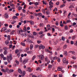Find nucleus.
Masks as SVG:
<instances>
[{
    "instance_id": "1",
    "label": "nucleus",
    "mask_w": 77,
    "mask_h": 77,
    "mask_svg": "<svg viewBox=\"0 0 77 77\" xmlns=\"http://www.w3.org/2000/svg\"><path fill=\"white\" fill-rule=\"evenodd\" d=\"M12 55L10 54L9 56L7 57V60L8 61V63H11V61L12 60Z\"/></svg>"
},
{
    "instance_id": "2",
    "label": "nucleus",
    "mask_w": 77,
    "mask_h": 77,
    "mask_svg": "<svg viewBox=\"0 0 77 77\" xmlns=\"http://www.w3.org/2000/svg\"><path fill=\"white\" fill-rule=\"evenodd\" d=\"M63 62L64 63H68V61H66V58H64L63 59Z\"/></svg>"
},
{
    "instance_id": "3",
    "label": "nucleus",
    "mask_w": 77,
    "mask_h": 77,
    "mask_svg": "<svg viewBox=\"0 0 77 77\" xmlns=\"http://www.w3.org/2000/svg\"><path fill=\"white\" fill-rule=\"evenodd\" d=\"M28 60H29V59H28V58H26L23 61V63L25 64V63L27 62Z\"/></svg>"
},
{
    "instance_id": "4",
    "label": "nucleus",
    "mask_w": 77,
    "mask_h": 77,
    "mask_svg": "<svg viewBox=\"0 0 77 77\" xmlns=\"http://www.w3.org/2000/svg\"><path fill=\"white\" fill-rule=\"evenodd\" d=\"M6 29V27H4L1 29V32H2L3 31H5V30H7Z\"/></svg>"
},
{
    "instance_id": "5",
    "label": "nucleus",
    "mask_w": 77,
    "mask_h": 77,
    "mask_svg": "<svg viewBox=\"0 0 77 77\" xmlns=\"http://www.w3.org/2000/svg\"><path fill=\"white\" fill-rule=\"evenodd\" d=\"M39 57L40 59L41 60H42L44 59V55H40Z\"/></svg>"
},
{
    "instance_id": "6",
    "label": "nucleus",
    "mask_w": 77,
    "mask_h": 77,
    "mask_svg": "<svg viewBox=\"0 0 77 77\" xmlns=\"http://www.w3.org/2000/svg\"><path fill=\"white\" fill-rule=\"evenodd\" d=\"M35 15V16H37V15H38V16H39V17H41V16H42V14L41 13H39L38 14H36Z\"/></svg>"
},
{
    "instance_id": "7",
    "label": "nucleus",
    "mask_w": 77,
    "mask_h": 77,
    "mask_svg": "<svg viewBox=\"0 0 77 77\" xmlns=\"http://www.w3.org/2000/svg\"><path fill=\"white\" fill-rule=\"evenodd\" d=\"M75 38H76V35H73L72 37L71 38L72 39V40H75Z\"/></svg>"
},
{
    "instance_id": "8",
    "label": "nucleus",
    "mask_w": 77,
    "mask_h": 77,
    "mask_svg": "<svg viewBox=\"0 0 77 77\" xmlns=\"http://www.w3.org/2000/svg\"><path fill=\"white\" fill-rule=\"evenodd\" d=\"M30 24H31V25H34L35 23L33 22V21L31 20L30 21Z\"/></svg>"
},
{
    "instance_id": "9",
    "label": "nucleus",
    "mask_w": 77,
    "mask_h": 77,
    "mask_svg": "<svg viewBox=\"0 0 77 77\" xmlns=\"http://www.w3.org/2000/svg\"><path fill=\"white\" fill-rule=\"evenodd\" d=\"M62 69V68H60V67H58L57 68V70L58 71H61Z\"/></svg>"
},
{
    "instance_id": "10",
    "label": "nucleus",
    "mask_w": 77,
    "mask_h": 77,
    "mask_svg": "<svg viewBox=\"0 0 77 77\" xmlns=\"http://www.w3.org/2000/svg\"><path fill=\"white\" fill-rule=\"evenodd\" d=\"M1 71L4 72H7V69H1Z\"/></svg>"
},
{
    "instance_id": "11",
    "label": "nucleus",
    "mask_w": 77,
    "mask_h": 77,
    "mask_svg": "<svg viewBox=\"0 0 77 77\" xmlns=\"http://www.w3.org/2000/svg\"><path fill=\"white\" fill-rule=\"evenodd\" d=\"M27 53L28 54H31V53H33V51H27Z\"/></svg>"
},
{
    "instance_id": "12",
    "label": "nucleus",
    "mask_w": 77,
    "mask_h": 77,
    "mask_svg": "<svg viewBox=\"0 0 77 77\" xmlns=\"http://www.w3.org/2000/svg\"><path fill=\"white\" fill-rule=\"evenodd\" d=\"M28 71L30 72L32 71V69H31V68H30V67L28 68Z\"/></svg>"
},
{
    "instance_id": "13",
    "label": "nucleus",
    "mask_w": 77,
    "mask_h": 77,
    "mask_svg": "<svg viewBox=\"0 0 77 77\" xmlns=\"http://www.w3.org/2000/svg\"><path fill=\"white\" fill-rule=\"evenodd\" d=\"M33 45L31 44L30 45V50H32L33 49Z\"/></svg>"
},
{
    "instance_id": "14",
    "label": "nucleus",
    "mask_w": 77,
    "mask_h": 77,
    "mask_svg": "<svg viewBox=\"0 0 77 77\" xmlns=\"http://www.w3.org/2000/svg\"><path fill=\"white\" fill-rule=\"evenodd\" d=\"M26 74V72L23 71L22 73V76H24V75Z\"/></svg>"
},
{
    "instance_id": "15",
    "label": "nucleus",
    "mask_w": 77,
    "mask_h": 77,
    "mask_svg": "<svg viewBox=\"0 0 77 77\" xmlns=\"http://www.w3.org/2000/svg\"><path fill=\"white\" fill-rule=\"evenodd\" d=\"M46 13L48 15H49L50 13H49V10H47L46 12Z\"/></svg>"
},
{
    "instance_id": "16",
    "label": "nucleus",
    "mask_w": 77,
    "mask_h": 77,
    "mask_svg": "<svg viewBox=\"0 0 77 77\" xmlns=\"http://www.w3.org/2000/svg\"><path fill=\"white\" fill-rule=\"evenodd\" d=\"M18 72L19 73H21H21H22V71H21V69H20L19 68L18 69Z\"/></svg>"
},
{
    "instance_id": "17",
    "label": "nucleus",
    "mask_w": 77,
    "mask_h": 77,
    "mask_svg": "<svg viewBox=\"0 0 77 77\" xmlns=\"http://www.w3.org/2000/svg\"><path fill=\"white\" fill-rule=\"evenodd\" d=\"M37 34L38 33H36V32H33V35H34V36H36V35H37Z\"/></svg>"
},
{
    "instance_id": "18",
    "label": "nucleus",
    "mask_w": 77,
    "mask_h": 77,
    "mask_svg": "<svg viewBox=\"0 0 77 77\" xmlns=\"http://www.w3.org/2000/svg\"><path fill=\"white\" fill-rule=\"evenodd\" d=\"M64 29L66 30H67V29H68V27L67 25H66L64 27Z\"/></svg>"
},
{
    "instance_id": "19",
    "label": "nucleus",
    "mask_w": 77,
    "mask_h": 77,
    "mask_svg": "<svg viewBox=\"0 0 77 77\" xmlns=\"http://www.w3.org/2000/svg\"><path fill=\"white\" fill-rule=\"evenodd\" d=\"M4 54L5 55L7 54H8V51H5L4 52Z\"/></svg>"
},
{
    "instance_id": "20",
    "label": "nucleus",
    "mask_w": 77,
    "mask_h": 77,
    "mask_svg": "<svg viewBox=\"0 0 77 77\" xmlns=\"http://www.w3.org/2000/svg\"><path fill=\"white\" fill-rule=\"evenodd\" d=\"M14 32H15V31L13 30L11 32H10L11 35H14Z\"/></svg>"
},
{
    "instance_id": "21",
    "label": "nucleus",
    "mask_w": 77,
    "mask_h": 77,
    "mask_svg": "<svg viewBox=\"0 0 77 77\" xmlns=\"http://www.w3.org/2000/svg\"><path fill=\"white\" fill-rule=\"evenodd\" d=\"M27 40H28V42H30V43H32L33 42L31 40L29 39V38L27 39Z\"/></svg>"
},
{
    "instance_id": "22",
    "label": "nucleus",
    "mask_w": 77,
    "mask_h": 77,
    "mask_svg": "<svg viewBox=\"0 0 77 77\" xmlns=\"http://www.w3.org/2000/svg\"><path fill=\"white\" fill-rule=\"evenodd\" d=\"M39 25L41 27H43L44 26V24H43L42 23H41L39 24Z\"/></svg>"
},
{
    "instance_id": "23",
    "label": "nucleus",
    "mask_w": 77,
    "mask_h": 77,
    "mask_svg": "<svg viewBox=\"0 0 77 77\" xmlns=\"http://www.w3.org/2000/svg\"><path fill=\"white\" fill-rule=\"evenodd\" d=\"M7 38H8V41H9L11 40V38H10V36L9 35H8L7 36Z\"/></svg>"
},
{
    "instance_id": "24",
    "label": "nucleus",
    "mask_w": 77,
    "mask_h": 77,
    "mask_svg": "<svg viewBox=\"0 0 77 77\" xmlns=\"http://www.w3.org/2000/svg\"><path fill=\"white\" fill-rule=\"evenodd\" d=\"M42 45H40L39 46V50H41V49H42Z\"/></svg>"
},
{
    "instance_id": "25",
    "label": "nucleus",
    "mask_w": 77,
    "mask_h": 77,
    "mask_svg": "<svg viewBox=\"0 0 77 77\" xmlns=\"http://www.w3.org/2000/svg\"><path fill=\"white\" fill-rule=\"evenodd\" d=\"M21 45H22L23 46H26V44L24 43H22L21 42Z\"/></svg>"
},
{
    "instance_id": "26",
    "label": "nucleus",
    "mask_w": 77,
    "mask_h": 77,
    "mask_svg": "<svg viewBox=\"0 0 77 77\" xmlns=\"http://www.w3.org/2000/svg\"><path fill=\"white\" fill-rule=\"evenodd\" d=\"M5 44L6 45H8V44H9V41L8 40H6L5 41Z\"/></svg>"
},
{
    "instance_id": "27",
    "label": "nucleus",
    "mask_w": 77,
    "mask_h": 77,
    "mask_svg": "<svg viewBox=\"0 0 77 77\" xmlns=\"http://www.w3.org/2000/svg\"><path fill=\"white\" fill-rule=\"evenodd\" d=\"M19 52V50L18 49H16V51H15V53L16 54H17V53H18Z\"/></svg>"
},
{
    "instance_id": "28",
    "label": "nucleus",
    "mask_w": 77,
    "mask_h": 77,
    "mask_svg": "<svg viewBox=\"0 0 77 77\" xmlns=\"http://www.w3.org/2000/svg\"><path fill=\"white\" fill-rule=\"evenodd\" d=\"M14 71V70L12 69H11L10 70V73H11V72H13Z\"/></svg>"
},
{
    "instance_id": "29",
    "label": "nucleus",
    "mask_w": 77,
    "mask_h": 77,
    "mask_svg": "<svg viewBox=\"0 0 77 77\" xmlns=\"http://www.w3.org/2000/svg\"><path fill=\"white\" fill-rule=\"evenodd\" d=\"M10 5L11 7H14V6H15V5L14 4L11 3L10 4Z\"/></svg>"
},
{
    "instance_id": "30",
    "label": "nucleus",
    "mask_w": 77,
    "mask_h": 77,
    "mask_svg": "<svg viewBox=\"0 0 77 77\" xmlns=\"http://www.w3.org/2000/svg\"><path fill=\"white\" fill-rule=\"evenodd\" d=\"M34 5H35V6H37V5H39V4L38 3V2H36L34 3Z\"/></svg>"
},
{
    "instance_id": "31",
    "label": "nucleus",
    "mask_w": 77,
    "mask_h": 77,
    "mask_svg": "<svg viewBox=\"0 0 77 77\" xmlns=\"http://www.w3.org/2000/svg\"><path fill=\"white\" fill-rule=\"evenodd\" d=\"M66 47H67V45H65L63 46V48L64 49H66Z\"/></svg>"
},
{
    "instance_id": "32",
    "label": "nucleus",
    "mask_w": 77,
    "mask_h": 77,
    "mask_svg": "<svg viewBox=\"0 0 77 77\" xmlns=\"http://www.w3.org/2000/svg\"><path fill=\"white\" fill-rule=\"evenodd\" d=\"M35 58H36V56H34L32 58V60H34V59H35Z\"/></svg>"
},
{
    "instance_id": "33",
    "label": "nucleus",
    "mask_w": 77,
    "mask_h": 77,
    "mask_svg": "<svg viewBox=\"0 0 77 77\" xmlns=\"http://www.w3.org/2000/svg\"><path fill=\"white\" fill-rule=\"evenodd\" d=\"M16 23V21H13L11 23V24H14V23Z\"/></svg>"
},
{
    "instance_id": "34",
    "label": "nucleus",
    "mask_w": 77,
    "mask_h": 77,
    "mask_svg": "<svg viewBox=\"0 0 77 77\" xmlns=\"http://www.w3.org/2000/svg\"><path fill=\"white\" fill-rule=\"evenodd\" d=\"M58 62H60V58H57V59Z\"/></svg>"
},
{
    "instance_id": "35",
    "label": "nucleus",
    "mask_w": 77,
    "mask_h": 77,
    "mask_svg": "<svg viewBox=\"0 0 77 77\" xmlns=\"http://www.w3.org/2000/svg\"><path fill=\"white\" fill-rule=\"evenodd\" d=\"M20 59L19 60V61L20 62H22V61H23V60H22V57H20Z\"/></svg>"
},
{
    "instance_id": "36",
    "label": "nucleus",
    "mask_w": 77,
    "mask_h": 77,
    "mask_svg": "<svg viewBox=\"0 0 77 77\" xmlns=\"http://www.w3.org/2000/svg\"><path fill=\"white\" fill-rule=\"evenodd\" d=\"M52 67V66L51 65H49L48 66V68H51Z\"/></svg>"
},
{
    "instance_id": "37",
    "label": "nucleus",
    "mask_w": 77,
    "mask_h": 77,
    "mask_svg": "<svg viewBox=\"0 0 77 77\" xmlns=\"http://www.w3.org/2000/svg\"><path fill=\"white\" fill-rule=\"evenodd\" d=\"M72 59H74V60H75V59H76V57H75V56H73L72 57Z\"/></svg>"
},
{
    "instance_id": "38",
    "label": "nucleus",
    "mask_w": 77,
    "mask_h": 77,
    "mask_svg": "<svg viewBox=\"0 0 77 77\" xmlns=\"http://www.w3.org/2000/svg\"><path fill=\"white\" fill-rule=\"evenodd\" d=\"M15 62L17 63V65H19V61H18L17 60H16Z\"/></svg>"
},
{
    "instance_id": "39",
    "label": "nucleus",
    "mask_w": 77,
    "mask_h": 77,
    "mask_svg": "<svg viewBox=\"0 0 77 77\" xmlns=\"http://www.w3.org/2000/svg\"><path fill=\"white\" fill-rule=\"evenodd\" d=\"M55 24L56 26H58V25H59V22H58V21H56L55 23Z\"/></svg>"
},
{
    "instance_id": "40",
    "label": "nucleus",
    "mask_w": 77,
    "mask_h": 77,
    "mask_svg": "<svg viewBox=\"0 0 77 77\" xmlns=\"http://www.w3.org/2000/svg\"><path fill=\"white\" fill-rule=\"evenodd\" d=\"M65 38L64 37H62L61 38V39L62 41H65Z\"/></svg>"
},
{
    "instance_id": "41",
    "label": "nucleus",
    "mask_w": 77,
    "mask_h": 77,
    "mask_svg": "<svg viewBox=\"0 0 77 77\" xmlns=\"http://www.w3.org/2000/svg\"><path fill=\"white\" fill-rule=\"evenodd\" d=\"M65 6V5H62L60 6V8H63V7H64V6Z\"/></svg>"
},
{
    "instance_id": "42",
    "label": "nucleus",
    "mask_w": 77,
    "mask_h": 77,
    "mask_svg": "<svg viewBox=\"0 0 77 77\" xmlns=\"http://www.w3.org/2000/svg\"><path fill=\"white\" fill-rule=\"evenodd\" d=\"M17 56L18 57H20V53H19L18 54H17Z\"/></svg>"
},
{
    "instance_id": "43",
    "label": "nucleus",
    "mask_w": 77,
    "mask_h": 77,
    "mask_svg": "<svg viewBox=\"0 0 77 77\" xmlns=\"http://www.w3.org/2000/svg\"><path fill=\"white\" fill-rule=\"evenodd\" d=\"M66 23H71V20H66Z\"/></svg>"
},
{
    "instance_id": "44",
    "label": "nucleus",
    "mask_w": 77,
    "mask_h": 77,
    "mask_svg": "<svg viewBox=\"0 0 77 77\" xmlns=\"http://www.w3.org/2000/svg\"><path fill=\"white\" fill-rule=\"evenodd\" d=\"M74 30H73V29H71L70 31H69V32L70 33H72L73 32V31Z\"/></svg>"
},
{
    "instance_id": "45",
    "label": "nucleus",
    "mask_w": 77,
    "mask_h": 77,
    "mask_svg": "<svg viewBox=\"0 0 77 77\" xmlns=\"http://www.w3.org/2000/svg\"><path fill=\"white\" fill-rule=\"evenodd\" d=\"M30 38H32V39H34V35H31V36H30Z\"/></svg>"
},
{
    "instance_id": "46",
    "label": "nucleus",
    "mask_w": 77,
    "mask_h": 77,
    "mask_svg": "<svg viewBox=\"0 0 77 77\" xmlns=\"http://www.w3.org/2000/svg\"><path fill=\"white\" fill-rule=\"evenodd\" d=\"M57 59V57H53L54 60H56Z\"/></svg>"
},
{
    "instance_id": "47",
    "label": "nucleus",
    "mask_w": 77,
    "mask_h": 77,
    "mask_svg": "<svg viewBox=\"0 0 77 77\" xmlns=\"http://www.w3.org/2000/svg\"><path fill=\"white\" fill-rule=\"evenodd\" d=\"M0 56H1V57H2V58H3V57H4V55H3V54H0Z\"/></svg>"
},
{
    "instance_id": "48",
    "label": "nucleus",
    "mask_w": 77,
    "mask_h": 77,
    "mask_svg": "<svg viewBox=\"0 0 77 77\" xmlns=\"http://www.w3.org/2000/svg\"><path fill=\"white\" fill-rule=\"evenodd\" d=\"M4 50H5V51H7V49H8V48L6 47H4Z\"/></svg>"
},
{
    "instance_id": "49",
    "label": "nucleus",
    "mask_w": 77,
    "mask_h": 77,
    "mask_svg": "<svg viewBox=\"0 0 77 77\" xmlns=\"http://www.w3.org/2000/svg\"><path fill=\"white\" fill-rule=\"evenodd\" d=\"M64 53L65 56H67V52L66 51L64 52Z\"/></svg>"
},
{
    "instance_id": "50",
    "label": "nucleus",
    "mask_w": 77,
    "mask_h": 77,
    "mask_svg": "<svg viewBox=\"0 0 77 77\" xmlns=\"http://www.w3.org/2000/svg\"><path fill=\"white\" fill-rule=\"evenodd\" d=\"M23 30L24 32H26V26L24 27V29H23Z\"/></svg>"
},
{
    "instance_id": "51",
    "label": "nucleus",
    "mask_w": 77,
    "mask_h": 77,
    "mask_svg": "<svg viewBox=\"0 0 77 77\" xmlns=\"http://www.w3.org/2000/svg\"><path fill=\"white\" fill-rule=\"evenodd\" d=\"M59 3H60L59 2H57L56 3V5H59Z\"/></svg>"
},
{
    "instance_id": "52",
    "label": "nucleus",
    "mask_w": 77,
    "mask_h": 77,
    "mask_svg": "<svg viewBox=\"0 0 77 77\" xmlns=\"http://www.w3.org/2000/svg\"><path fill=\"white\" fill-rule=\"evenodd\" d=\"M22 9V7L20 6L19 8V11H20Z\"/></svg>"
},
{
    "instance_id": "53",
    "label": "nucleus",
    "mask_w": 77,
    "mask_h": 77,
    "mask_svg": "<svg viewBox=\"0 0 77 77\" xmlns=\"http://www.w3.org/2000/svg\"><path fill=\"white\" fill-rule=\"evenodd\" d=\"M74 8V7H73V5H71L69 7V8Z\"/></svg>"
},
{
    "instance_id": "54",
    "label": "nucleus",
    "mask_w": 77,
    "mask_h": 77,
    "mask_svg": "<svg viewBox=\"0 0 77 77\" xmlns=\"http://www.w3.org/2000/svg\"><path fill=\"white\" fill-rule=\"evenodd\" d=\"M8 17H9V16L8 15L5 16V18H8Z\"/></svg>"
},
{
    "instance_id": "55",
    "label": "nucleus",
    "mask_w": 77,
    "mask_h": 77,
    "mask_svg": "<svg viewBox=\"0 0 77 77\" xmlns=\"http://www.w3.org/2000/svg\"><path fill=\"white\" fill-rule=\"evenodd\" d=\"M6 30L7 31L6 32H7V33L8 32H11V30L10 29H8Z\"/></svg>"
},
{
    "instance_id": "56",
    "label": "nucleus",
    "mask_w": 77,
    "mask_h": 77,
    "mask_svg": "<svg viewBox=\"0 0 77 77\" xmlns=\"http://www.w3.org/2000/svg\"><path fill=\"white\" fill-rule=\"evenodd\" d=\"M39 47V46L38 45H35V48H38Z\"/></svg>"
},
{
    "instance_id": "57",
    "label": "nucleus",
    "mask_w": 77,
    "mask_h": 77,
    "mask_svg": "<svg viewBox=\"0 0 77 77\" xmlns=\"http://www.w3.org/2000/svg\"><path fill=\"white\" fill-rule=\"evenodd\" d=\"M70 44L72 45L74 44V42H73V41H71L70 42Z\"/></svg>"
},
{
    "instance_id": "58",
    "label": "nucleus",
    "mask_w": 77,
    "mask_h": 77,
    "mask_svg": "<svg viewBox=\"0 0 77 77\" xmlns=\"http://www.w3.org/2000/svg\"><path fill=\"white\" fill-rule=\"evenodd\" d=\"M22 11H23V13H26V10L24 9H23Z\"/></svg>"
},
{
    "instance_id": "59",
    "label": "nucleus",
    "mask_w": 77,
    "mask_h": 77,
    "mask_svg": "<svg viewBox=\"0 0 77 77\" xmlns=\"http://www.w3.org/2000/svg\"><path fill=\"white\" fill-rule=\"evenodd\" d=\"M42 11L43 12V13H44V14H45V11L44 9H43L42 10Z\"/></svg>"
},
{
    "instance_id": "60",
    "label": "nucleus",
    "mask_w": 77,
    "mask_h": 77,
    "mask_svg": "<svg viewBox=\"0 0 77 77\" xmlns=\"http://www.w3.org/2000/svg\"><path fill=\"white\" fill-rule=\"evenodd\" d=\"M50 62V61L49 60H48L47 61V63L48 64H49V63Z\"/></svg>"
},
{
    "instance_id": "61",
    "label": "nucleus",
    "mask_w": 77,
    "mask_h": 77,
    "mask_svg": "<svg viewBox=\"0 0 77 77\" xmlns=\"http://www.w3.org/2000/svg\"><path fill=\"white\" fill-rule=\"evenodd\" d=\"M5 27H8V24L7 23H6L5 24Z\"/></svg>"
},
{
    "instance_id": "62",
    "label": "nucleus",
    "mask_w": 77,
    "mask_h": 77,
    "mask_svg": "<svg viewBox=\"0 0 77 77\" xmlns=\"http://www.w3.org/2000/svg\"><path fill=\"white\" fill-rule=\"evenodd\" d=\"M29 50V48H28L26 49L25 50H26V51H28V50Z\"/></svg>"
},
{
    "instance_id": "63",
    "label": "nucleus",
    "mask_w": 77,
    "mask_h": 77,
    "mask_svg": "<svg viewBox=\"0 0 77 77\" xmlns=\"http://www.w3.org/2000/svg\"><path fill=\"white\" fill-rule=\"evenodd\" d=\"M53 7V5H50V6H49V8L50 9H51V8H52Z\"/></svg>"
},
{
    "instance_id": "64",
    "label": "nucleus",
    "mask_w": 77,
    "mask_h": 77,
    "mask_svg": "<svg viewBox=\"0 0 77 77\" xmlns=\"http://www.w3.org/2000/svg\"><path fill=\"white\" fill-rule=\"evenodd\" d=\"M39 34H42V33H43V32L42 31H41L40 32H39Z\"/></svg>"
}]
</instances>
